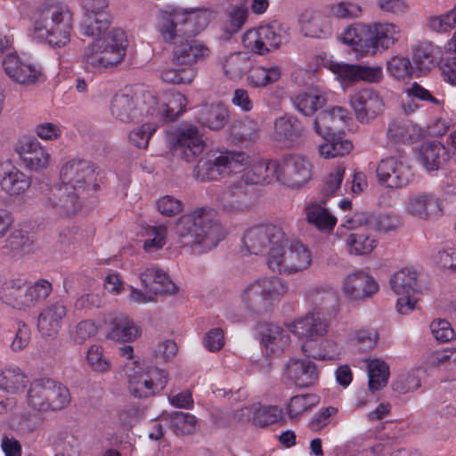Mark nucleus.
Listing matches in <instances>:
<instances>
[{"label": "nucleus", "instance_id": "6e6d98bb", "mask_svg": "<svg viewBox=\"0 0 456 456\" xmlns=\"http://www.w3.org/2000/svg\"><path fill=\"white\" fill-rule=\"evenodd\" d=\"M27 377L19 369H6L0 372V388L17 393L25 387Z\"/></svg>", "mask_w": 456, "mask_h": 456}, {"label": "nucleus", "instance_id": "2eb2a0df", "mask_svg": "<svg viewBox=\"0 0 456 456\" xmlns=\"http://www.w3.org/2000/svg\"><path fill=\"white\" fill-rule=\"evenodd\" d=\"M60 176L62 183L73 185L79 192L98 189L95 167L86 159H75L68 161L62 166Z\"/></svg>", "mask_w": 456, "mask_h": 456}, {"label": "nucleus", "instance_id": "4c0bfd02", "mask_svg": "<svg viewBox=\"0 0 456 456\" xmlns=\"http://www.w3.org/2000/svg\"><path fill=\"white\" fill-rule=\"evenodd\" d=\"M291 100L297 110L307 117L314 115L327 102L325 94L318 87L308 88L294 95Z\"/></svg>", "mask_w": 456, "mask_h": 456}, {"label": "nucleus", "instance_id": "5fc2aeb1", "mask_svg": "<svg viewBox=\"0 0 456 456\" xmlns=\"http://www.w3.org/2000/svg\"><path fill=\"white\" fill-rule=\"evenodd\" d=\"M246 410L253 413V422L258 427L274 424L281 418V411L277 406L255 404Z\"/></svg>", "mask_w": 456, "mask_h": 456}, {"label": "nucleus", "instance_id": "72a5a7b5", "mask_svg": "<svg viewBox=\"0 0 456 456\" xmlns=\"http://www.w3.org/2000/svg\"><path fill=\"white\" fill-rule=\"evenodd\" d=\"M348 116V111L341 107H334L330 110L321 111L314 120L315 133L322 138L336 134L340 125Z\"/></svg>", "mask_w": 456, "mask_h": 456}, {"label": "nucleus", "instance_id": "5701e85b", "mask_svg": "<svg viewBox=\"0 0 456 456\" xmlns=\"http://www.w3.org/2000/svg\"><path fill=\"white\" fill-rule=\"evenodd\" d=\"M84 192H79L73 185L62 183L50 190L48 201L53 208L69 215L77 212L81 208L80 199Z\"/></svg>", "mask_w": 456, "mask_h": 456}, {"label": "nucleus", "instance_id": "f257e3e1", "mask_svg": "<svg viewBox=\"0 0 456 456\" xmlns=\"http://www.w3.org/2000/svg\"><path fill=\"white\" fill-rule=\"evenodd\" d=\"M174 229L178 242L194 255L215 248L225 237L224 229L216 218L215 212L208 208H199L181 216Z\"/></svg>", "mask_w": 456, "mask_h": 456}, {"label": "nucleus", "instance_id": "6ab92c4d", "mask_svg": "<svg viewBox=\"0 0 456 456\" xmlns=\"http://www.w3.org/2000/svg\"><path fill=\"white\" fill-rule=\"evenodd\" d=\"M205 147L206 143L198 127L190 126L177 134L172 151L175 156L186 162H191L203 152Z\"/></svg>", "mask_w": 456, "mask_h": 456}, {"label": "nucleus", "instance_id": "dca6fc26", "mask_svg": "<svg viewBox=\"0 0 456 456\" xmlns=\"http://www.w3.org/2000/svg\"><path fill=\"white\" fill-rule=\"evenodd\" d=\"M166 43L173 45L172 61L177 66L192 68V65L205 60L210 53L209 48L196 39L182 38L179 36L174 39L163 38Z\"/></svg>", "mask_w": 456, "mask_h": 456}, {"label": "nucleus", "instance_id": "4be33fe9", "mask_svg": "<svg viewBox=\"0 0 456 456\" xmlns=\"http://www.w3.org/2000/svg\"><path fill=\"white\" fill-rule=\"evenodd\" d=\"M24 166L31 171L46 168L50 162V154L36 138L23 137L16 146Z\"/></svg>", "mask_w": 456, "mask_h": 456}, {"label": "nucleus", "instance_id": "20e7f679", "mask_svg": "<svg viewBox=\"0 0 456 456\" xmlns=\"http://www.w3.org/2000/svg\"><path fill=\"white\" fill-rule=\"evenodd\" d=\"M72 20V13L67 5L47 0L39 9L31 36L53 47L65 46L70 39Z\"/></svg>", "mask_w": 456, "mask_h": 456}, {"label": "nucleus", "instance_id": "de8ad7c7", "mask_svg": "<svg viewBox=\"0 0 456 456\" xmlns=\"http://www.w3.org/2000/svg\"><path fill=\"white\" fill-rule=\"evenodd\" d=\"M49 378L34 379L28 390L27 402L28 406L38 411H49Z\"/></svg>", "mask_w": 456, "mask_h": 456}, {"label": "nucleus", "instance_id": "f704fd0d", "mask_svg": "<svg viewBox=\"0 0 456 456\" xmlns=\"http://www.w3.org/2000/svg\"><path fill=\"white\" fill-rule=\"evenodd\" d=\"M372 55L395 45L401 37L400 28L392 22H376L371 24Z\"/></svg>", "mask_w": 456, "mask_h": 456}, {"label": "nucleus", "instance_id": "7ed1b4c3", "mask_svg": "<svg viewBox=\"0 0 456 456\" xmlns=\"http://www.w3.org/2000/svg\"><path fill=\"white\" fill-rule=\"evenodd\" d=\"M99 24L93 23V29L97 30ZM94 37L85 51L83 61L88 70L106 69L120 63L126 48V37L120 28H110V26L98 31L94 35H86Z\"/></svg>", "mask_w": 456, "mask_h": 456}, {"label": "nucleus", "instance_id": "09e8293b", "mask_svg": "<svg viewBox=\"0 0 456 456\" xmlns=\"http://www.w3.org/2000/svg\"><path fill=\"white\" fill-rule=\"evenodd\" d=\"M325 142L320 145V154L326 158H337L348 154L353 149L349 140L344 139L340 134H333L323 138Z\"/></svg>", "mask_w": 456, "mask_h": 456}, {"label": "nucleus", "instance_id": "c9c22d12", "mask_svg": "<svg viewBox=\"0 0 456 456\" xmlns=\"http://www.w3.org/2000/svg\"><path fill=\"white\" fill-rule=\"evenodd\" d=\"M412 60L417 71L427 74L442 61V50L430 42H422L413 49Z\"/></svg>", "mask_w": 456, "mask_h": 456}, {"label": "nucleus", "instance_id": "1a4fd4ad", "mask_svg": "<svg viewBox=\"0 0 456 456\" xmlns=\"http://www.w3.org/2000/svg\"><path fill=\"white\" fill-rule=\"evenodd\" d=\"M133 367H126L129 390L138 398H146L154 395L165 388L167 383V374L164 370L150 368L142 371L136 362L131 363Z\"/></svg>", "mask_w": 456, "mask_h": 456}, {"label": "nucleus", "instance_id": "423d86ee", "mask_svg": "<svg viewBox=\"0 0 456 456\" xmlns=\"http://www.w3.org/2000/svg\"><path fill=\"white\" fill-rule=\"evenodd\" d=\"M288 292L287 285L278 277L262 278L248 284L241 294L247 308L257 314L267 312L275 300Z\"/></svg>", "mask_w": 456, "mask_h": 456}, {"label": "nucleus", "instance_id": "8fccbe9b", "mask_svg": "<svg viewBox=\"0 0 456 456\" xmlns=\"http://www.w3.org/2000/svg\"><path fill=\"white\" fill-rule=\"evenodd\" d=\"M281 75L278 66H256L249 70L248 82L252 87H263L278 81Z\"/></svg>", "mask_w": 456, "mask_h": 456}, {"label": "nucleus", "instance_id": "338daca9", "mask_svg": "<svg viewBox=\"0 0 456 456\" xmlns=\"http://www.w3.org/2000/svg\"><path fill=\"white\" fill-rule=\"evenodd\" d=\"M30 307L45 300L53 290L52 283L47 280L40 279L32 286H27Z\"/></svg>", "mask_w": 456, "mask_h": 456}, {"label": "nucleus", "instance_id": "39448f33", "mask_svg": "<svg viewBox=\"0 0 456 456\" xmlns=\"http://www.w3.org/2000/svg\"><path fill=\"white\" fill-rule=\"evenodd\" d=\"M210 14L202 10H185L168 7L160 10L157 15L158 29L163 38L174 39L193 37L202 31L209 23Z\"/></svg>", "mask_w": 456, "mask_h": 456}, {"label": "nucleus", "instance_id": "79ce46f5", "mask_svg": "<svg viewBox=\"0 0 456 456\" xmlns=\"http://www.w3.org/2000/svg\"><path fill=\"white\" fill-rule=\"evenodd\" d=\"M278 160L261 161L246 170L240 180L247 188L250 185L269 183L276 178Z\"/></svg>", "mask_w": 456, "mask_h": 456}, {"label": "nucleus", "instance_id": "c756f323", "mask_svg": "<svg viewBox=\"0 0 456 456\" xmlns=\"http://www.w3.org/2000/svg\"><path fill=\"white\" fill-rule=\"evenodd\" d=\"M305 220L322 232H331L337 224V218L326 207L324 200H311L305 208Z\"/></svg>", "mask_w": 456, "mask_h": 456}, {"label": "nucleus", "instance_id": "ea45409f", "mask_svg": "<svg viewBox=\"0 0 456 456\" xmlns=\"http://www.w3.org/2000/svg\"><path fill=\"white\" fill-rule=\"evenodd\" d=\"M229 118V110L222 102L204 105L197 114V120L200 124L215 131L224 128Z\"/></svg>", "mask_w": 456, "mask_h": 456}, {"label": "nucleus", "instance_id": "7c9ffc66", "mask_svg": "<svg viewBox=\"0 0 456 456\" xmlns=\"http://www.w3.org/2000/svg\"><path fill=\"white\" fill-rule=\"evenodd\" d=\"M67 310L63 304L56 302L42 310L37 319V329L45 338L54 337L61 327Z\"/></svg>", "mask_w": 456, "mask_h": 456}, {"label": "nucleus", "instance_id": "9b49d317", "mask_svg": "<svg viewBox=\"0 0 456 456\" xmlns=\"http://www.w3.org/2000/svg\"><path fill=\"white\" fill-rule=\"evenodd\" d=\"M244 160L245 153L232 151L201 159L193 169V176L200 182L218 180L233 172Z\"/></svg>", "mask_w": 456, "mask_h": 456}, {"label": "nucleus", "instance_id": "f3484780", "mask_svg": "<svg viewBox=\"0 0 456 456\" xmlns=\"http://www.w3.org/2000/svg\"><path fill=\"white\" fill-rule=\"evenodd\" d=\"M376 172L379 183L393 189L406 186L413 176L410 165L403 159L396 157L382 159Z\"/></svg>", "mask_w": 456, "mask_h": 456}, {"label": "nucleus", "instance_id": "f03ea898", "mask_svg": "<svg viewBox=\"0 0 456 456\" xmlns=\"http://www.w3.org/2000/svg\"><path fill=\"white\" fill-rule=\"evenodd\" d=\"M306 299L313 309L289 326V330L299 338L312 341L327 334L329 322L326 316L332 317L338 310V299L332 289L315 287L306 293Z\"/></svg>", "mask_w": 456, "mask_h": 456}, {"label": "nucleus", "instance_id": "13d9d810", "mask_svg": "<svg viewBox=\"0 0 456 456\" xmlns=\"http://www.w3.org/2000/svg\"><path fill=\"white\" fill-rule=\"evenodd\" d=\"M32 240L28 232L14 230L7 237L4 248L14 254H26L30 252Z\"/></svg>", "mask_w": 456, "mask_h": 456}, {"label": "nucleus", "instance_id": "0e129e2a", "mask_svg": "<svg viewBox=\"0 0 456 456\" xmlns=\"http://www.w3.org/2000/svg\"><path fill=\"white\" fill-rule=\"evenodd\" d=\"M193 68H170L162 71L163 81L171 84H190L195 77Z\"/></svg>", "mask_w": 456, "mask_h": 456}, {"label": "nucleus", "instance_id": "052dcab7", "mask_svg": "<svg viewBox=\"0 0 456 456\" xmlns=\"http://www.w3.org/2000/svg\"><path fill=\"white\" fill-rule=\"evenodd\" d=\"M223 67L226 76L230 78H237L248 70L250 62L245 55L232 53L225 59Z\"/></svg>", "mask_w": 456, "mask_h": 456}, {"label": "nucleus", "instance_id": "f8f14e48", "mask_svg": "<svg viewBox=\"0 0 456 456\" xmlns=\"http://www.w3.org/2000/svg\"><path fill=\"white\" fill-rule=\"evenodd\" d=\"M419 272L413 268H402L394 273L389 281L391 289L397 295H402L396 303L397 311L401 314H408L416 307L419 291Z\"/></svg>", "mask_w": 456, "mask_h": 456}, {"label": "nucleus", "instance_id": "0eeeda50", "mask_svg": "<svg viewBox=\"0 0 456 456\" xmlns=\"http://www.w3.org/2000/svg\"><path fill=\"white\" fill-rule=\"evenodd\" d=\"M288 292L287 285L278 277L262 278L248 284L241 294L247 308L257 314L267 312L275 300Z\"/></svg>", "mask_w": 456, "mask_h": 456}, {"label": "nucleus", "instance_id": "a18cd8bd", "mask_svg": "<svg viewBox=\"0 0 456 456\" xmlns=\"http://www.w3.org/2000/svg\"><path fill=\"white\" fill-rule=\"evenodd\" d=\"M168 421L169 428L176 436H188L195 434L200 428L198 419L188 412L173 411L163 415Z\"/></svg>", "mask_w": 456, "mask_h": 456}, {"label": "nucleus", "instance_id": "bf43d9fd", "mask_svg": "<svg viewBox=\"0 0 456 456\" xmlns=\"http://www.w3.org/2000/svg\"><path fill=\"white\" fill-rule=\"evenodd\" d=\"M344 175L345 167L338 166L324 178L320 200L326 201L327 199L337 195L340 191Z\"/></svg>", "mask_w": 456, "mask_h": 456}, {"label": "nucleus", "instance_id": "b1692460", "mask_svg": "<svg viewBox=\"0 0 456 456\" xmlns=\"http://www.w3.org/2000/svg\"><path fill=\"white\" fill-rule=\"evenodd\" d=\"M305 127L301 121L291 115H284L275 119L273 139L284 147L291 148L299 143Z\"/></svg>", "mask_w": 456, "mask_h": 456}, {"label": "nucleus", "instance_id": "774afa93", "mask_svg": "<svg viewBox=\"0 0 456 456\" xmlns=\"http://www.w3.org/2000/svg\"><path fill=\"white\" fill-rule=\"evenodd\" d=\"M156 129V124L144 123L129 134V141L137 148L145 149L149 144L150 138Z\"/></svg>", "mask_w": 456, "mask_h": 456}, {"label": "nucleus", "instance_id": "e2e57ef3", "mask_svg": "<svg viewBox=\"0 0 456 456\" xmlns=\"http://www.w3.org/2000/svg\"><path fill=\"white\" fill-rule=\"evenodd\" d=\"M387 70L395 78L404 80L411 77L414 68L408 58L394 56L387 61Z\"/></svg>", "mask_w": 456, "mask_h": 456}, {"label": "nucleus", "instance_id": "bb28decb", "mask_svg": "<svg viewBox=\"0 0 456 456\" xmlns=\"http://www.w3.org/2000/svg\"><path fill=\"white\" fill-rule=\"evenodd\" d=\"M442 204L432 194H419L408 199L406 212L411 216L422 219H436L442 215Z\"/></svg>", "mask_w": 456, "mask_h": 456}, {"label": "nucleus", "instance_id": "aec40b11", "mask_svg": "<svg viewBox=\"0 0 456 456\" xmlns=\"http://www.w3.org/2000/svg\"><path fill=\"white\" fill-rule=\"evenodd\" d=\"M84 15L80 21L82 35H94L93 23L99 24L97 31L111 24V16L108 11V0H81Z\"/></svg>", "mask_w": 456, "mask_h": 456}, {"label": "nucleus", "instance_id": "680f3d73", "mask_svg": "<svg viewBox=\"0 0 456 456\" xmlns=\"http://www.w3.org/2000/svg\"><path fill=\"white\" fill-rule=\"evenodd\" d=\"M426 26L432 31L447 32L456 26V5L450 12L436 16H429L426 20Z\"/></svg>", "mask_w": 456, "mask_h": 456}, {"label": "nucleus", "instance_id": "c03bdc74", "mask_svg": "<svg viewBox=\"0 0 456 456\" xmlns=\"http://www.w3.org/2000/svg\"><path fill=\"white\" fill-rule=\"evenodd\" d=\"M111 115L125 123L133 121L137 118L136 98L125 91L115 94L110 105Z\"/></svg>", "mask_w": 456, "mask_h": 456}, {"label": "nucleus", "instance_id": "393cba45", "mask_svg": "<svg viewBox=\"0 0 456 456\" xmlns=\"http://www.w3.org/2000/svg\"><path fill=\"white\" fill-rule=\"evenodd\" d=\"M285 374L298 387H311L319 378L316 364L308 358L289 360L285 366Z\"/></svg>", "mask_w": 456, "mask_h": 456}, {"label": "nucleus", "instance_id": "9d476101", "mask_svg": "<svg viewBox=\"0 0 456 456\" xmlns=\"http://www.w3.org/2000/svg\"><path fill=\"white\" fill-rule=\"evenodd\" d=\"M288 239L279 225L267 224L248 229L243 236V245L250 254L260 255L266 252L273 256V248L286 243Z\"/></svg>", "mask_w": 456, "mask_h": 456}, {"label": "nucleus", "instance_id": "c85d7f7f", "mask_svg": "<svg viewBox=\"0 0 456 456\" xmlns=\"http://www.w3.org/2000/svg\"><path fill=\"white\" fill-rule=\"evenodd\" d=\"M250 193L239 179L228 185L216 198L218 207L224 212L233 213L246 206V200Z\"/></svg>", "mask_w": 456, "mask_h": 456}, {"label": "nucleus", "instance_id": "37998d69", "mask_svg": "<svg viewBox=\"0 0 456 456\" xmlns=\"http://www.w3.org/2000/svg\"><path fill=\"white\" fill-rule=\"evenodd\" d=\"M419 160L427 170H438L448 160V151L438 142H425L419 150Z\"/></svg>", "mask_w": 456, "mask_h": 456}, {"label": "nucleus", "instance_id": "6e6552de", "mask_svg": "<svg viewBox=\"0 0 456 456\" xmlns=\"http://www.w3.org/2000/svg\"><path fill=\"white\" fill-rule=\"evenodd\" d=\"M288 242L273 248V256L267 258L268 267L273 272L287 274L307 269L312 263L309 248L299 240H293L285 250Z\"/></svg>", "mask_w": 456, "mask_h": 456}, {"label": "nucleus", "instance_id": "a878e982", "mask_svg": "<svg viewBox=\"0 0 456 456\" xmlns=\"http://www.w3.org/2000/svg\"><path fill=\"white\" fill-rule=\"evenodd\" d=\"M139 278L144 290L151 291L155 297L158 295H174L177 292V286L169 279L161 269L151 266L139 273Z\"/></svg>", "mask_w": 456, "mask_h": 456}, {"label": "nucleus", "instance_id": "a211bd4d", "mask_svg": "<svg viewBox=\"0 0 456 456\" xmlns=\"http://www.w3.org/2000/svg\"><path fill=\"white\" fill-rule=\"evenodd\" d=\"M350 104L354 110L356 119L368 123L384 109L382 98L372 89L365 88L354 93L350 98Z\"/></svg>", "mask_w": 456, "mask_h": 456}, {"label": "nucleus", "instance_id": "864d4df0", "mask_svg": "<svg viewBox=\"0 0 456 456\" xmlns=\"http://www.w3.org/2000/svg\"><path fill=\"white\" fill-rule=\"evenodd\" d=\"M48 398L49 411L63 410L70 403L69 389L52 379H49Z\"/></svg>", "mask_w": 456, "mask_h": 456}, {"label": "nucleus", "instance_id": "e433bc0d", "mask_svg": "<svg viewBox=\"0 0 456 456\" xmlns=\"http://www.w3.org/2000/svg\"><path fill=\"white\" fill-rule=\"evenodd\" d=\"M348 223L352 229L359 226L385 232L394 231L398 225V220L395 217L387 215L377 216L367 212L355 213Z\"/></svg>", "mask_w": 456, "mask_h": 456}, {"label": "nucleus", "instance_id": "473e14b6", "mask_svg": "<svg viewBox=\"0 0 456 456\" xmlns=\"http://www.w3.org/2000/svg\"><path fill=\"white\" fill-rule=\"evenodd\" d=\"M3 67L11 79L21 85L35 83L40 74L31 65L22 62L15 53L7 54L4 58Z\"/></svg>", "mask_w": 456, "mask_h": 456}, {"label": "nucleus", "instance_id": "4468645a", "mask_svg": "<svg viewBox=\"0 0 456 456\" xmlns=\"http://www.w3.org/2000/svg\"><path fill=\"white\" fill-rule=\"evenodd\" d=\"M312 176V164L303 156L287 155L278 160L276 180L291 187L300 188Z\"/></svg>", "mask_w": 456, "mask_h": 456}, {"label": "nucleus", "instance_id": "4d7b16f0", "mask_svg": "<svg viewBox=\"0 0 456 456\" xmlns=\"http://www.w3.org/2000/svg\"><path fill=\"white\" fill-rule=\"evenodd\" d=\"M346 244L351 254L366 255L374 249L376 240L364 232H355L349 234Z\"/></svg>", "mask_w": 456, "mask_h": 456}, {"label": "nucleus", "instance_id": "3c124183", "mask_svg": "<svg viewBox=\"0 0 456 456\" xmlns=\"http://www.w3.org/2000/svg\"><path fill=\"white\" fill-rule=\"evenodd\" d=\"M324 13L328 18L348 20L360 18L362 15V8L353 2L340 1L326 5Z\"/></svg>", "mask_w": 456, "mask_h": 456}, {"label": "nucleus", "instance_id": "a19ab883", "mask_svg": "<svg viewBox=\"0 0 456 456\" xmlns=\"http://www.w3.org/2000/svg\"><path fill=\"white\" fill-rule=\"evenodd\" d=\"M141 334L140 328L124 314H115L110 322L108 338L116 341L130 342Z\"/></svg>", "mask_w": 456, "mask_h": 456}, {"label": "nucleus", "instance_id": "69168bd1", "mask_svg": "<svg viewBox=\"0 0 456 456\" xmlns=\"http://www.w3.org/2000/svg\"><path fill=\"white\" fill-rule=\"evenodd\" d=\"M86 361L97 372H106L111 367L110 360L104 355L103 349L99 345H93L88 348Z\"/></svg>", "mask_w": 456, "mask_h": 456}, {"label": "nucleus", "instance_id": "ddd939ff", "mask_svg": "<svg viewBox=\"0 0 456 456\" xmlns=\"http://www.w3.org/2000/svg\"><path fill=\"white\" fill-rule=\"evenodd\" d=\"M286 39V32L276 21L248 30L242 42L246 48L255 53L265 54L271 49H277Z\"/></svg>", "mask_w": 456, "mask_h": 456}, {"label": "nucleus", "instance_id": "49530a36", "mask_svg": "<svg viewBox=\"0 0 456 456\" xmlns=\"http://www.w3.org/2000/svg\"><path fill=\"white\" fill-rule=\"evenodd\" d=\"M2 190L10 195H20L31 185L30 178L14 167L4 172L0 181Z\"/></svg>", "mask_w": 456, "mask_h": 456}, {"label": "nucleus", "instance_id": "2f4dec72", "mask_svg": "<svg viewBox=\"0 0 456 456\" xmlns=\"http://www.w3.org/2000/svg\"><path fill=\"white\" fill-rule=\"evenodd\" d=\"M371 31V24L354 23L345 30L342 40L354 51L372 55Z\"/></svg>", "mask_w": 456, "mask_h": 456}, {"label": "nucleus", "instance_id": "412c9836", "mask_svg": "<svg viewBox=\"0 0 456 456\" xmlns=\"http://www.w3.org/2000/svg\"><path fill=\"white\" fill-rule=\"evenodd\" d=\"M331 70L344 81L355 84L360 81L377 84L383 79V69L380 66H367L349 63H333Z\"/></svg>", "mask_w": 456, "mask_h": 456}, {"label": "nucleus", "instance_id": "58836bf2", "mask_svg": "<svg viewBox=\"0 0 456 456\" xmlns=\"http://www.w3.org/2000/svg\"><path fill=\"white\" fill-rule=\"evenodd\" d=\"M327 16L319 12L305 10L300 16L301 30L311 37H327L331 35V28Z\"/></svg>", "mask_w": 456, "mask_h": 456}, {"label": "nucleus", "instance_id": "603ef678", "mask_svg": "<svg viewBox=\"0 0 456 456\" xmlns=\"http://www.w3.org/2000/svg\"><path fill=\"white\" fill-rule=\"evenodd\" d=\"M369 388L378 391L387 384L389 378L388 365L379 359H373L368 364Z\"/></svg>", "mask_w": 456, "mask_h": 456}, {"label": "nucleus", "instance_id": "cd10ccee", "mask_svg": "<svg viewBox=\"0 0 456 456\" xmlns=\"http://www.w3.org/2000/svg\"><path fill=\"white\" fill-rule=\"evenodd\" d=\"M374 279L364 272L359 271L348 275L343 284V291L351 300H362L378 291Z\"/></svg>", "mask_w": 456, "mask_h": 456}]
</instances>
